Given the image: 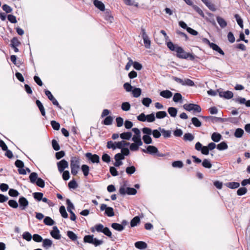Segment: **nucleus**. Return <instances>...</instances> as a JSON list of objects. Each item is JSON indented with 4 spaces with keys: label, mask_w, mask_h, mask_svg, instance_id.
<instances>
[{
    "label": "nucleus",
    "mask_w": 250,
    "mask_h": 250,
    "mask_svg": "<svg viewBox=\"0 0 250 250\" xmlns=\"http://www.w3.org/2000/svg\"><path fill=\"white\" fill-rule=\"evenodd\" d=\"M167 47L172 51H175L177 53L176 56L180 59H189L190 61L194 60L197 57L193 54L187 53L183 48L178 45L174 44L171 41L167 42Z\"/></svg>",
    "instance_id": "nucleus-1"
},
{
    "label": "nucleus",
    "mask_w": 250,
    "mask_h": 250,
    "mask_svg": "<svg viewBox=\"0 0 250 250\" xmlns=\"http://www.w3.org/2000/svg\"><path fill=\"white\" fill-rule=\"evenodd\" d=\"M81 159L78 156L72 157L70 160L71 172L73 175H76L80 168Z\"/></svg>",
    "instance_id": "nucleus-2"
},
{
    "label": "nucleus",
    "mask_w": 250,
    "mask_h": 250,
    "mask_svg": "<svg viewBox=\"0 0 250 250\" xmlns=\"http://www.w3.org/2000/svg\"><path fill=\"white\" fill-rule=\"evenodd\" d=\"M30 181L32 184H35L39 187L43 188L45 186L44 180L41 178H38V174L36 172H33L29 175Z\"/></svg>",
    "instance_id": "nucleus-3"
},
{
    "label": "nucleus",
    "mask_w": 250,
    "mask_h": 250,
    "mask_svg": "<svg viewBox=\"0 0 250 250\" xmlns=\"http://www.w3.org/2000/svg\"><path fill=\"white\" fill-rule=\"evenodd\" d=\"M119 192L122 195H125L126 194L128 195H135L137 193V190L134 188H125L124 187H121L119 188Z\"/></svg>",
    "instance_id": "nucleus-4"
},
{
    "label": "nucleus",
    "mask_w": 250,
    "mask_h": 250,
    "mask_svg": "<svg viewBox=\"0 0 250 250\" xmlns=\"http://www.w3.org/2000/svg\"><path fill=\"white\" fill-rule=\"evenodd\" d=\"M100 209L102 211L105 210L104 214L108 217H112L115 215L113 208L111 207H107L105 204H102Z\"/></svg>",
    "instance_id": "nucleus-5"
},
{
    "label": "nucleus",
    "mask_w": 250,
    "mask_h": 250,
    "mask_svg": "<svg viewBox=\"0 0 250 250\" xmlns=\"http://www.w3.org/2000/svg\"><path fill=\"white\" fill-rule=\"evenodd\" d=\"M141 32H142V38L143 39L144 43L146 48H148V49L150 48L151 42H150V40H149V37L146 34L145 29L144 28H142Z\"/></svg>",
    "instance_id": "nucleus-6"
},
{
    "label": "nucleus",
    "mask_w": 250,
    "mask_h": 250,
    "mask_svg": "<svg viewBox=\"0 0 250 250\" xmlns=\"http://www.w3.org/2000/svg\"><path fill=\"white\" fill-rule=\"evenodd\" d=\"M86 158L93 163H98L100 162V157L97 154H92L91 153L87 152L85 154Z\"/></svg>",
    "instance_id": "nucleus-7"
},
{
    "label": "nucleus",
    "mask_w": 250,
    "mask_h": 250,
    "mask_svg": "<svg viewBox=\"0 0 250 250\" xmlns=\"http://www.w3.org/2000/svg\"><path fill=\"white\" fill-rule=\"evenodd\" d=\"M57 166L58 170L60 172H62L65 168H68V163L64 159H63L57 163Z\"/></svg>",
    "instance_id": "nucleus-8"
},
{
    "label": "nucleus",
    "mask_w": 250,
    "mask_h": 250,
    "mask_svg": "<svg viewBox=\"0 0 250 250\" xmlns=\"http://www.w3.org/2000/svg\"><path fill=\"white\" fill-rule=\"evenodd\" d=\"M45 94L47 96L48 98L52 102L53 104L57 106L60 109L62 108L61 106L59 105V103L57 100L53 97L50 91L48 90H45Z\"/></svg>",
    "instance_id": "nucleus-9"
},
{
    "label": "nucleus",
    "mask_w": 250,
    "mask_h": 250,
    "mask_svg": "<svg viewBox=\"0 0 250 250\" xmlns=\"http://www.w3.org/2000/svg\"><path fill=\"white\" fill-rule=\"evenodd\" d=\"M20 208L21 210H24L28 206V200L24 197H21L19 199Z\"/></svg>",
    "instance_id": "nucleus-10"
},
{
    "label": "nucleus",
    "mask_w": 250,
    "mask_h": 250,
    "mask_svg": "<svg viewBox=\"0 0 250 250\" xmlns=\"http://www.w3.org/2000/svg\"><path fill=\"white\" fill-rule=\"evenodd\" d=\"M143 151L146 153H148L151 155L156 154L158 152L157 148L153 146H148L146 149H143Z\"/></svg>",
    "instance_id": "nucleus-11"
},
{
    "label": "nucleus",
    "mask_w": 250,
    "mask_h": 250,
    "mask_svg": "<svg viewBox=\"0 0 250 250\" xmlns=\"http://www.w3.org/2000/svg\"><path fill=\"white\" fill-rule=\"evenodd\" d=\"M202 118L205 119L206 121H210L212 123L223 122L224 121V119L214 116H202Z\"/></svg>",
    "instance_id": "nucleus-12"
},
{
    "label": "nucleus",
    "mask_w": 250,
    "mask_h": 250,
    "mask_svg": "<svg viewBox=\"0 0 250 250\" xmlns=\"http://www.w3.org/2000/svg\"><path fill=\"white\" fill-rule=\"evenodd\" d=\"M50 234L54 238L59 240L61 238L60 231L56 226H54L53 230L51 231Z\"/></svg>",
    "instance_id": "nucleus-13"
},
{
    "label": "nucleus",
    "mask_w": 250,
    "mask_h": 250,
    "mask_svg": "<svg viewBox=\"0 0 250 250\" xmlns=\"http://www.w3.org/2000/svg\"><path fill=\"white\" fill-rule=\"evenodd\" d=\"M219 95L220 97H223L227 99H229L232 98L233 94L231 91H219Z\"/></svg>",
    "instance_id": "nucleus-14"
},
{
    "label": "nucleus",
    "mask_w": 250,
    "mask_h": 250,
    "mask_svg": "<svg viewBox=\"0 0 250 250\" xmlns=\"http://www.w3.org/2000/svg\"><path fill=\"white\" fill-rule=\"evenodd\" d=\"M205 5L211 11H215L216 9L215 5L213 4L209 0H201Z\"/></svg>",
    "instance_id": "nucleus-15"
},
{
    "label": "nucleus",
    "mask_w": 250,
    "mask_h": 250,
    "mask_svg": "<svg viewBox=\"0 0 250 250\" xmlns=\"http://www.w3.org/2000/svg\"><path fill=\"white\" fill-rule=\"evenodd\" d=\"M42 241V247L46 249H49L52 245V241L49 239H43Z\"/></svg>",
    "instance_id": "nucleus-16"
},
{
    "label": "nucleus",
    "mask_w": 250,
    "mask_h": 250,
    "mask_svg": "<svg viewBox=\"0 0 250 250\" xmlns=\"http://www.w3.org/2000/svg\"><path fill=\"white\" fill-rule=\"evenodd\" d=\"M104 228V226L101 224L96 225L94 227L91 228V230L92 232H94L95 230L98 232H103Z\"/></svg>",
    "instance_id": "nucleus-17"
},
{
    "label": "nucleus",
    "mask_w": 250,
    "mask_h": 250,
    "mask_svg": "<svg viewBox=\"0 0 250 250\" xmlns=\"http://www.w3.org/2000/svg\"><path fill=\"white\" fill-rule=\"evenodd\" d=\"M216 20L221 28H224L227 26V22L223 18L219 16H217L216 17Z\"/></svg>",
    "instance_id": "nucleus-18"
},
{
    "label": "nucleus",
    "mask_w": 250,
    "mask_h": 250,
    "mask_svg": "<svg viewBox=\"0 0 250 250\" xmlns=\"http://www.w3.org/2000/svg\"><path fill=\"white\" fill-rule=\"evenodd\" d=\"M94 5L101 11L104 10V4L98 0H94L93 1Z\"/></svg>",
    "instance_id": "nucleus-19"
},
{
    "label": "nucleus",
    "mask_w": 250,
    "mask_h": 250,
    "mask_svg": "<svg viewBox=\"0 0 250 250\" xmlns=\"http://www.w3.org/2000/svg\"><path fill=\"white\" fill-rule=\"evenodd\" d=\"M160 95L164 98L169 99L172 97V93L169 90H166L161 91Z\"/></svg>",
    "instance_id": "nucleus-20"
},
{
    "label": "nucleus",
    "mask_w": 250,
    "mask_h": 250,
    "mask_svg": "<svg viewBox=\"0 0 250 250\" xmlns=\"http://www.w3.org/2000/svg\"><path fill=\"white\" fill-rule=\"evenodd\" d=\"M135 246L137 249L143 250L147 248V244L143 241H138L135 243Z\"/></svg>",
    "instance_id": "nucleus-21"
},
{
    "label": "nucleus",
    "mask_w": 250,
    "mask_h": 250,
    "mask_svg": "<svg viewBox=\"0 0 250 250\" xmlns=\"http://www.w3.org/2000/svg\"><path fill=\"white\" fill-rule=\"evenodd\" d=\"M117 144H118V142H113L112 141H109L107 142L106 146L108 149L115 150L116 148H119V147H117Z\"/></svg>",
    "instance_id": "nucleus-22"
},
{
    "label": "nucleus",
    "mask_w": 250,
    "mask_h": 250,
    "mask_svg": "<svg viewBox=\"0 0 250 250\" xmlns=\"http://www.w3.org/2000/svg\"><path fill=\"white\" fill-rule=\"evenodd\" d=\"M36 104L38 106L40 111H41L42 115L43 116H45V110H44V107H43L42 103L39 100H36Z\"/></svg>",
    "instance_id": "nucleus-23"
},
{
    "label": "nucleus",
    "mask_w": 250,
    "mask_h": 250,
    "mask_svg": "<svg viewBox=\"0 0 250 250\" xmlns=\"http://www.w3.org/2000/svg\"><path fill=\"white\" fill-rule=\"evenodd\" d=\"M211 139L215 142H218L220 141L222 138V136L220 134L217 132H214L211 135Z\"/></svg>",
    "instance_id": "nucleus-24"
},
{
    "label": "nucleus",
    "mask_w": 250,
    "mask_h": 250,
    "mask_svg": "<svg viewBox=\"0 0 250 250\" xmlns=\"http://www.w3.org/2000/svg\"><path fill=\"white\" fill-rule=\"evenodd\" d=\"M226 186L231 189H235L238 188L240 186L238 182H229L226 184Z\"/></svg>",
    "instance_id": "nucleus-25"
},
{
    "label": "nucleus",
    "mask_w": 250,
    "mask_h": 250,
    "mask_svg": "<svg viewBox=\"0 0 250 250\" xmlns=\"http://www.w3.org/2000/svg\"><path fill=\"white\" fill-rule=\"evenodd\" d=\"M111 227L113 229L119 231H121L124 229L123 225H121V224L116 223H112L111 224Z\"/></svg>",
    "instance_id": "nucleus-26"
},
{
    "label": "nucleus",
    "mask_w": 250,
    "mask_h": 250,
    "mask_svg": "<svg viewBox=\"0 0 250 250\" xmlns=\"http://www.w3.org/2000/svg\"><path fill=\"white\" fill-rule=\"evenodd\" d=\"M159 130L161 132L165 138H169L171 136V131L166 130L164 128L159 127Z\"/></svg>",
    "instance_id": "nucleus-27"
},
{
    "label": "nucleus",
    "mask_w": 250,
    "mask_h": 250,
    "mask_svg": "<svg viewBox=\"0 0 250 250\" xmlns=\"http://www.w3.org/2000/svg\"><path fill=\"white\" fill-rule=\"evenodd\" d=\"M168 113L172 117H175L177 115V110L176 108L170 107L167 109Z\"/></svg>",
    "instance_id": "nucleus-28"
},
{
    "label": "nucleus",
    "mask_w": 250,
    "mask_h": 250,
    "mask_svg": "<svg viewBox=\"0 0 250 250\" xmlns=\"http://www.w3.org/2000/svg\"><path fill=\"white\" fill-rule=\"evenodd\" d=\"M113 121V118L110 116H107L104 120L102 122V124L104 125H109L112 124Z\"/></svg>",
    "instance_id": "nucleus-29"
},
{
    "label": "nucleus",
    "mask_w": 250,
    "mask_h": 250,
    "mask_svg": "<svg viewBox=\"0 0 250 250\" xmlns=\"http://www.w3.org/2000/svg\"><path fill=\"white\" fill-rule=\"evenodd\" d=\"M132 136V133L130 132H124L120 134V137L122 139L129 140Z\"/></svg>",
    "instance_id": "nucleus-30"
},
{
    "label": "nucleus",
    "mask_w": 250,
    "mask_h": 250,
    "mask_svg": "<svg viewBox=\"0 0 250 250\" xmlns=\"http://www.w3.org/2000/svg\"><path fill=\"white\" fill-rule=\"evenodd\" d=\"M211 47L213 50H215L217 52H218L219 53H220L221 55H224V51L220 48V47L217 45L216 44L214 43L211 44Z\"/></svg>",
    "instance_id": "nucleus-31"
},
{
    "label": "nucleus",
    "mask_w": 250,
    "mask_h": 250,
    "mask_svg": "<svg viewBox=\"0 0 250 250\" xmlns=\"http://www.w3.org/2000/svg\"><path fill=\"white\" fill-rule=\"evenodd\" d=\"M132 140L134 143L138 144V145H143V142L141 140V136L140 135H133Z\"/></svg>",
    "instance_id": "nucleus-32"
},
{
    "label": "nucleus",
    "mask_w": 250,
    "mask_h": 250,
    "mask_svg": "<svg viewBox=\"0 0 250 250\" xmlns=\"http://www.w3.org/2000/svg\"><path fill=\"white\" fill-rule=\"evenodd\" d=\"M67 235L73 241H75L78 239L77 235L72 231H68L67 232Z\"/></svg>",
    "instance_id": "nucleus-33"
},
{
    "label": "nucleus",
    "mask_w": 250,
    "mask_h": 250,
    "mask_svg": "<svg viewBox=\"0 0 250 250\" xmlns=\"http://www.w3.org/2000/svg\"><path fill=\"white\" fill-rule=\"evenodd\" d=\"M194 136L190 133H185L183 137V139L186 141H192L194 140Z\"/></svg>",
    "instance_id": "nucleus-34"
},
{
    "label": "nucleus",
    "mask_w": 250,
    "mask_h": 250,
    "mask_svg": "<svg viewBox=\"0 0 250 250\" xmlns=\"http://www.w3.org/2000/svg\"><path fill=\"white\" fill-rule=\"evenodd\" d=\"M244 130L242 128H237L234 133V135L236 138H241L244 134Z\"/></svg>",
    "instance_id": "nucleus-35"
},
{
    "label": "nucleus",
    "mask_w": 250,
    "mask_h": 250,
    "mask_svg": "<svg viewBox=\"0 0 250 250\" xmlns=\"http://www.w3.org/2000/svg\"><path fill=\"white\" fill-rule=\"evenodd\" d=\"M81 169L84 176L86 177L89 174V167L86 165H83Z\"/></svg>",
    "instance_id": "nucleus-36"
},
{
    "label": "nucleus",
    "mask_w": 250,
    "mask_h": 250,
    "mask_svg": "<svg viewBox=\"0 0 250 250\" xmlns=\"http://www.w3.org/2000/svg\"><path fill=\"white\" fill-rule=\"evenodd\" d=\"M228 147V146L227 143L225 142H222L220 144H218L217 146V148L219 150H223L227 149Z\"/></svg>",
    "instance_id": "nucleus-37"
},
{
    "label": "nucleus",
    "mask_w": 250,
    "mask_h": 250,
    "mask_svg": "<svg viewBox=\"0 0 250 250\" xmlns=\"http://www.w3.org/2000/svg\"><path fill=\"white\" fill-rule=\"evenodd\" d=\"M140 219L139 216L134 217L130 222V226L131 227H134L140 222Z\"/></svg>",
    "instance_id": "nucleus-38"
},
{
    "label": "nucleus",
    "mask_w": 250,
    "mask_h": 250,
    "mask_svg": "<svg viewBox=\"0 0 250 250\" xmlns=\"http://www.w3.org/2000/svg\"><path fill=\"white\" fill-rule=\"evenodd\" d=\"M93 239L94 236L93 235H85L83 238V242L84 243L92 244V243H93Z\"/></svg>",
    "instance_id": "nucleus-39"
},
{
    "label": "nucleus",
    "mask_w": 250,
    "mask_h": 250,
    "mask_svg": "<svg viewBox=\"0 0 250 250\" xmlns=\"http://www.w3.org/2000/svg\"><path fill=\"white\" fill-rule=\"evenodd\" d=\"M234 18L236 19V21L238 23V24L240 26L241 28H243V21L241 19L239 15L236 14L234 15Z\"/></svg>",
    "instance_id": "nucleus-40"
},
{
    "label": "nucleus",
    "mask_w": 250,
    "mask_h": 250,
    "mask_svg": "<svg viewBox=\"0 0 250 250\" xmlns=\"http://www.w3.org/2000/svg\"><path fill=\"white\" fill-rule=\"evenodd\" d=\"M182 99V95L179 93H176L173 96V100L174 102L178 103L180 102L181 103V100Z\"/></svg>",
    "instance_id": "nucleus-41"
},
{
    "label": "nucleus",
    "mask_w": 250,
    "mask_h": 250,
    "mask_svg": "<svg viewBox=\"0 0 250 250\" xmlns=\"http://www.w3.org/2000/svg\"><path fill=\"white\" fill-rule=\"evenodd\" d=\"M132 91L133 96L136 98L139 97L142 92V90L140 88H134Z\"/></svg>",
    "instance_id": "nucleus-42"
},
{
    "label": "nucleus",
    "mask_w": 250,
    "mask_h": 250,
    "mask_svg": "<svg viewBox=\"0 0 250 250\" xmlns=\"http://www.w3.org/2000/svg\"><path fill=\"white\" fill-rule=\"evenodd\" d=\"M43 222L48 226H52L55 223L54 220L49 217H46L43 220Z\"/></svg>",
    "instance_id": "nucleus-43"
},
{
    "label": "nucleus",
    "mask_w": 250,
    "mask_h": 250,
    "mask_svg": "<svg viewBox=\"0 0 250 250\" xmlns=\"http://www.w3.org/2000/svg\"><path fill=\"white\" fill-rule=\"evenodd\" d=\"M202 165L203 167L207 168H210L212 167V165L210 163V161L207 159H205L203 160Z\"/></svg>",
    "instance_id": "nucleus-44"
},
{
    "label": "nucleus",
    "mask_w": 250,
    "mask_h": 250,
    "mask_svg": "<svg viewBox=\"0 0 250 250\" xmlns=\"http://www.w3.org/2000/svg\"><path fill=\"white\" fill-rule=\"evenodd\" d=\"M143 140L146 144H150L152 143V140L150 135H144L143 136Z\"/></svg>",
    "instance_id": "nucleus-45"
},
{
    "label": "nucleus",
    "mask_w": 250,
    "mask_h": 250,
    "mask_svg": "<svg viewBox=\"0 0 250 250\" xmlns=\"http://www.w3.org/2000/svg\"><path fill=\"white\" fill-rule=\"evenodd\" d=\"M167 116V113L165 111H158L156 113V117L158 119H163Z\"/></svg>",
    "instance_id": "nucleus-46"
},
{
    "label": "nucleus",
    "mask_w": 250,
    "mask_h": 250,
    "mask_svg": "<svg viewBox=\"0 0 250 250\" xmlns=\"http://www.w3.org/2000/svg\"><path fill=\"white\" fill-rule=\"evenodd\" d=\"M192 7L193 8V9L197 13H198L201 16H202V17H205L203 11L202 10V9L200 7H199L198 6H197L196 5H194V4H193L192 5Z\"/></svg>",
    "instance_id": "nucleus-47"
},
{
    "label": "nucleus",
    "mask_w": 250,
    "mask_h": 250,
    "mask_svg": "<svg viewBox=\"0 0 250 250\" xmlns=\"http://www.w3.org/2000/svg\"><path fill=\"white\" fill-rule=\"evenodd\" d=\"M60 212L62 217L66 218L68 217L67 213L66 211L65 208L63 206H62L60 208Z\"/></svg>",
    "instance_id": "nucleus-48"
},
{
    "label": "nucleus",
    "mask_w": 250,
    "mask_h": 250,
    "mask_svg": "<svg viewBox=\"0 0 250 250\" xmlns=\"http://www.w3.org/2000/svg\"><path fill=\"white\" fill-rule=\"evenodd\" d=\"M122 109L125 111H129L130 109V104L128 102L123 103L121 106Z\"/></svg>",
    "instance_id": "nucleus-49"
},
{
    "label": "nucleus",
    "mask_w": 250,
    "mask_h": 250,
    "mask_svg": "<svg viewBox=\"0 0 250 250\" xmlns=\"http://www.w3.org/2000/svg\"><path fill=\"white\" fill-rule=\"evenodd\" d=\"M192 123L196 127H200L201 126V122L199 121V120L196 117H193L191 119Z\"/></svg>",
    "instance_id": "nucleus-50"
},
{
    "label": "nucleus",
    "mask_w": 250,
    "mask_h": 250,
    "mask_svg": "<svg viewBox=\"0 0 250 250\" xmlns=\"http://www.w3.org/2000/svg\"><path fill=\"white\" fill-rule=\"evenodd\" d=\"M22 238L27 241H30L32 238V236L29 232L26 231L22 234Z\"/></svg>",
    "instance_id": "nucleus-51"
},
{
    "label": "nucleus",
    "mask_w": 250,
    "mask_h": 250,
    "mask_svg": "<svg viewBox=\"0 0 250 250\" xmlns=\"http://www.w3.org/2000/svg\"><path fill=\"white\" fill-rule=\"evenodd\" d=\"M66 204L67 205V209L68 211L69 212H71V211H73L72 209H74V206L69 199H67L66 200Z\"/></svg>",
    "instance_id": "nucleus-52"
},
{
    "label": "nucleus",
    "mask_w": 250,
    "mask_h": 250,
    "mask_svg": "<svg viewBox=\"0 0 250 250\" xmlns=\"http://www.w3.org/2000/svg\"><path fill=\"white\" fill-rule=\"evenodd\" d=\"M8 204L9 206L14 208H16L18 207V203L16 200H9Z\"/></svg>",
    "instance_id": "nucleus-53"
},
{
    "label": "nucleus",
    "mask_w": 250,
    "mask_h": 250,
    "mask_svg": "<svg viewBox=\"0 0 250 250\" xmlns=\"http://www.w3.org/2000/svg\"><path fill=\"white\" fill-rule=\"evenodd\" d=\"M20 44V42L17 38L14 37L11 41L10 45L11 47L18 46Z\"/></svg>",
    "instance_id": "nucleus-54"
},
{
    "label": "nucleus",
    "mask_w": 250,
    "mask_h": 250,
    "mask_svg": "<svg viewBox=\"0 0 250 250\" xmlns=\"http://www.w3.org/2000/svg\"><path fill=\"white\" fill-rule=\"evenodd\" d=\"M135 171L136 168L134 166L127 167L125 169L126 172L129 175L133 174Z\"/></svg>",
    "instance_id": "nucleus-55"
},
{
    "label": "nucleus",
    "mask_w": 250,
    "mask_h": 250,
    "mask_svg": "<svg viewBox=\"0 0 250 250\" xmlns=\"http://www.w3.org/2000/svg\"><path fill=\"white\" fill-rule=\"evenodd\" d=\"M51 125L52 127V128L56 130H59L60 128V125L59 123L55 121H51Z\"/></svg>",
    "instance_id": "nucleus-56"
},
{
    "label": "nucleus",
    "mask_w": 250,
    "mask_h": 250,
    "mask_svg": "<svg viewBox=\"0 0 250 250\" xmlns=\"http://www.w3.org/2000/svg\"><path fill=\"white\" fill-rule=\"evenodd\" d=\"M151 102V99L149 98H144L142 100V104L146 107H148Z\"/></svg>",
    "instance_id": "nucleus-57"
},
{
    "label": "nucleus",
    "mask_w": 250,
    "mask_h": 250,
    "mask_svg": "<svg viewBox=\"0 0 250 250\" xmlns=\"http://www.w3.org/2000/svg\"><path fill=\"white\" fill-rule=\"evenodd\" d=\"M247 192V189L245 188H240L237 191V194L238 195L242 196L245 194Z\"/></svg>",
    "instance_id": "nucleus-58"
},
{
    "label": "nucleus",
    "mask_w": 250,
    "mask_h": 250,
    "mask_svg": "<svg viewBox=\"0 0 250 250\" xmlns=\"http://www.w3.org/2000/svg\"><path fill=\"white\" fill-rule=\"evenodd\" d=\"M8 194L11 197H17L19 193L17 190L11 188L8 191Z\"/></svg>",
    "instance_id": "nucleus-59"
},
{
    "label": "nucleus",
    "mask_w": 250,
    "mask_h": 250,
    "mask_svg": "<svg viewBox=\"0 0 250 250\" xmlns=\"http://www.w3.org/2000/svg\"><path fill=\"white\" fill-rule=\"evenodd\" d=\"M172 166L174 167L182 168L183 167V163L181 161H176L172 163Z\"/></svg>",
    "instance_id": "nucleus-60"
},
{
    "label": "nucleus",
    "mask_w": 250,
    "mask_h": 250,
    "mask_svg": "<svg viewBox=\"0 0 250 250\" xmlns=\"http://www.w3.org/2000/svg\"><path fill=\"white\" fill-rule=\"evenodd\" d=\"M78 185L75 180L70 181L68 183V187L69 188L76 189Z\"/></svg>",
    "instance_id": "nucleus-61"
},
{
    "label": "nucleus",
    "mask_w": 250,
    "mask_h": 250,
    "mask_svg": "<svg viewBox=\"0 0 250 250\" xmlns=\"http://www.w3.org/2000/svg\"><path fill=\"white\" fill-rule=\"evenodd\" d=\"M43 195V193L41 192H35L33 193L34 198L39 201L42 200Z\"/></svg>",
    "instance_id": "nucleus-62"
},
{
    "label": "nucleus",
    "mask_w": 250,
    "mask_h": 250,
    "mask_svg": "<svg viewBox=\"0 0 250 250\" xmlns=\"http://www.w3.org/2000/svg\"><path fill=\"white\" fill-rule=\"evenodd\" d=\"M103 233L106 236H108V237H109L110 238H112V233L108 228L105 227L103 231Z\"/></svg>",
    "instance_id": "nucleus-63"
},
{
    "label": "nucleus",
    "mask_w": 250,
    "mask_h": 250,
    "mask_svg": "<svg viewBox=\"0 0 250 250\" xmlns=\"http://www.w3.org/2000/svg\"><path fill=\"white\" fill-rule=\"evenodd\" d=\"M32 238L33 240L36 242H41L43 240L42 237L38 234H34L32 236Z\"/></svg>",
    "instance_id": "nucleus-64"
}]
</instances>
